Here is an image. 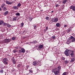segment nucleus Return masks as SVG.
I'll list each match as a JSON object with an SVG mask.
<instances>
[{
	"label": "nucleus",
	"instance_id": "obj_1",
	"mask_svg": "<svg viewBox=\"0 0 75 75\" xmlns=\"http://www.w3.org/2000/svg\"><path fill=\"white\" fill-rule=\"evenodd\" d=\"M74 50L72 51L70 50L67 49L64 53L67 56H69V55H70L71 57H72L74 55Z\"/></svg>",
	"mask_w": 75,
	"mask_h": 75
},
{
	"label": "nucleus",
	"instance_id": "obj_2",
	"mask_svg": "<svg viewBox=\"0 0 75 75\" xmlns=\"http://www.w3.org/2000/svg\"><path fill=\"white\" fill-rule=\"evenodd\" d=\"M11 39H6L3 40V42L4 43H7V42H10L11 41Z\"/></svg>",
	"mask_w": 75,
	"mask_h": 75
},
{
	"label": "nucleus",
	"instance_id": "obj_3",
	"mask_svg": "<svg viewBox=\"0 0 75 75\" xmlns=\"http://www.w3.org/2000/svg\"><path fill=\"white\" fill-rule=\"evenodd\" d=\"M70 9H72V10L74 11H75V6L71 5L70 7Z\"/></svg>",
	"mask_w": 75,
	"mask_h": 75
},
{
	"label": "nucleus",
	"instance_id": "obj_4",
	"mask_svg": "<svg viewBox=\"0 0 75 75\" xmlns=\"http://www.w3.org/2000/svg\"><path fill=\"white\" fill-rule=\"evenodd\" d=\"M60 70H56L55 71H54V74L55 75H58V74H59V71Z\"/></svg>",
	"mask_w": 75,
	"mask_h": 75
},
{
	"label": "nucleus",
	"instance_id": "obj_5",
	"mask_svg": "<svg viewBox=\"0 0 75 75\" xmlns=\"http://www.w3.org/2000/svg\"><path fill=\"white\" fill-rule=\"evenodd\" d=\"M14 3V1H12V2H10L8 1H6V3L7 4H13Z\"/></svg>",
	"mask_w": 75,
	"mask_h": 75
},
{
	"label": "nucleus",
	"instance_id": "obj_6",
	"mask_svg": "<svg viewBox=\"0 0 75 75\" xmlns=\"http://www.w3.org/2000/svg\"><path fill=\"white\" fill-rule=\"evenodd\" d=\"M61 66H59L57 68H56L55 69V70H58L59 71H59H61Z\"/></svg>",
	"mask_w": 75,
	"mask_h": 75
},
{
	"label": "nucleus",
	"instance_id": "obj_7",
	"mask_svg": "<svg viewBox=\"0 0 75 75\" xmlns=\"http://www.w3.org/2000/svg\"><path fill=\"white\" fill-rule=\"evenodd\" d=\"M70 38L71 39H72L71 40L72 42H74V41H75V38H74V37H73L72 36H71L70 37Z\"/></svg>",
	"mask_w": 75,
	"mask_h": 75
},
{
	"label": "nucleus",
	"instance_id": "obj_8",
	"mask_svg": "<svg viewBox=\"0 0 75 75\" xmlns=\"http://www.w3.org/2000/svg\"><path fill=\"white\" fill-rule=\"evenodd\" d=\"M3 62L4 63H5L7 61V58H5L3 59Z\"/></svg>",
	"mask_w": 75,
	"mask_h": 75
},
{
	"label": "nucleus",
	"instance_id": "obj_9",
	"mask_svg": "<svg viewBox=\"0 0 75 75\" xmlns=\"http://www.w3.org/2000/svg\"><path fill=\"white\" fill-rule=\"evenodd\" d=\"M56 26L57 27H60V26H61V24H59V23H57L56 24Z\"/></svg>",
	"mask_w": 75,
	"mask_h": 75
},
{
	"label": "nucleus",
	"instance_id": "obj_10",
	"mask_svg": "<svg viewBox=\"0 0 75 75\" xmlns=\"http://www.w3.org/2000/svg\"><path fill=\"white\" fill-rule=\"evenodd\" d=\"M33 66H36L37 65V62L36 61L34 62H33Z\"/></svg>",
	"mask_w": 75,
	"mask_h": 75
},
{
	"label": "nucleus",
	"instance_id": "obj_11",
	"mask_svg": "<svg viewBox=\"0 0 75 75\" xmlns=\"http://www.w3.org/2000/svg\"><path fill=\"white\" fill-rule=\"evenodd\" d=\"M21 50H22L21 52H23V53H24L25 51V49H24V48H22L21 49Z\"/></svg>",
	"mask_w": 75,
	"mask_h": 75
},
{
	"label": "nucleus",
	"instance_id": "obj_12",
	"mask_svg": "<svg viewBox=\"0 0 75 75\" xmlns=\"http://www.w3.org/2000/svg\"><path fill=\"white\" fill-rule=\"evenodd\" d=\"M8 13V11H6L4 13V16H6V15H7V14Z\"/></svg>",
	"mask_w": 75,
	"mask_h": 75
},
{
	"label": "nucleus",
	"instance_id": "obj_13",
	"mask_svg": "<svg viewBox=\"0 0 75 75\" xmlns=\"http://www.w3.org/2000/svg\"><path fill=\"white\" fill-rule=\"evenodd\" d=\"M67 0H63L62 3L63 4H65L66 3H67Z\"/></svg>",
	"mask_w": 75,
	"mask_h": 75
},
{
	"label": "nucleus",
	"instance_id": "obj_14",
	"mask_svg": "<svg viewBox=\"0 0 75 75\" xmlns=\"http://www.w3.org/2000/svg\"><path fill=\"white\" fill-rule=\"evenodd\" d=\"M6 26L7 27H8V28H10V27H11V25L8 23H7Z\"/></svg>",
	"mask_w": 75,
	"mask_h": 75
},
{
	"label": "nucleus",
	"instance_id": "obj_15",
	"mask_svg": "<svg viewBox=\"0 0 75 75\" xmlns=\"http://www.w3.org/2000/svg\"><path fill=\"white\" fill-rule=\"evenodd\" d=\"M13 9H14L15 10L18 9V8H17V6H14L13 7Z\"/></svg>",
	"mask_w": 75,
	"mask_h": 75
},
{
	"label": "nucleus",
	"instance_id": "obj_16",
	"mask_svg": "<svg viewBox=\"0 0 75 75\" xmlns=\"http://www.w3.org/2000/svg\"><path fill=\"white\" fill-rule=\"evenodd\" d=\"M6 6V4H3L1 6V7L2 8H3V7H4V6Z\"/></svg>",
	"mask_w": 75,
	"mask_h": 75
},
{
	"label": "nucleus",
	"instance_id": "obj_17",
	"mask_svg": "<svg viewBox=\"0 0 75 75\" xmlns=\"http://www.w3.org/2000/svg\"><path fill=\"white\" fill-rule=\"evenodd\" d=\"M74 61H75V58H73L71 59V62H74Z\"/></svg>",
	"mask_w": 75,
	"mask_h": 75
},
{
	"label": "nucleus",
	"instance_id": "obj_18",
	"mask_svg": "<svg viewBox=\"0 0 75 75\" xmlns=\"http://www.w3.org/2000/svg\"><path fill=\"white\" fill-rule=\"evenodd\" d=\"M12 61L13 64H16V61H15V60H14V59H12Z\"/></svg>",
	"mask_w": 75,
	"mask_h": 75
},
{
	"label": "nucleus",
	"instance_id": "obj_19",
	"mask_svg": "<svg viewBox=\"0 0 75 75\" xmlns=\"http://www.w3.org/2000/svg\"><path fill=\"white\" fill-rule=\"evenodd\" d=\"M58 19L57 18H54V22H57L58 21Z\"/></svg>",
	"mask_w": 75,
	"mask_h": 75
},
{
	"label": "nucleus",
	"instance_id": "obj_20",
	"mask_svg": "<svg viewBox=\"0 0 75 75\" xmlns=\"http://www.w3.org/2000/svg\"><path fill=\"white\" fill-rule=\"evenodd\" d=\"M3 23H4L3 21H0V25H2V24H3Z\"/></svg>",
	"mask_w": 75,
	"mask_h": 75
},
{
	"label": "nucleus",
	"instance_id": "obj_21",
	"mask_svg": "<svg viewBox=\"0 0 75 75\" xmlns=\"http://www.w3.org/2000/svg\"><path fill=\"white\" fill-rule=\"evenodd\" d=\"M42 47H43V45H40L39 46V48H42Z\"/></svg>",
	"mask_w": 75,
	"mask_h": 75
},
{
	"label": "nucleus",
	"instance_id": "obj_22",
	"mask_svg": "<svg viewBox=\"0 0 75 75\" xmlns=\"http://www.w3.org/2000/svg\"><path fill=\"white\" fill-rule=\"evenodd\" d=\"M7 23H6L4 22L2 24V25H4V26H6V25H7Z\"/></svg>",
	"mask_w": 75,
	"mask_h": 75
},
{
	"label": "nucleus",
	"instance_id": "obj_23",
	"mask_svg": "<svg viewBox=\"0 0 75 75\" xmlns=\"http://www.w3.org/2000/svg\"><path fill=\"white\" fill-rule=\"evenodd\" d=\"M16 16H20V13L17 12L16 13Z\"/></svg>",
	"mask_w": 75,
	"mask_h": 75
},
{
	"label": "nucleus",
	"instance_id": "obj_24",
	"mask_svg": "<svg viewBox=\"0 0 75 75\" xmlns=\"http://www.w3.org/2000/svg\"><path fill=\"white\" fill-rule=\"evenodd\" d=\"M17 19V17H15L13 18V21H16Z\"/></svg>",
	"mask_w": 75,
	"mask_h": 75
},
{
	"label": "nucleus",
	"instance_id": "obj_25",
	"mask_svg": "<svg viewBox=\"0 0 75 75\" xmlns=\"http://www.w3.org/2000/svg\"><path fill=\"white\" fill-rule=\"evenodd\" d=\"M0 72L1 74H3L4 72V71H3V69L1 70L0 71Z\"/></svg>",
	"mask_w": 75,
	"mask_h": 75
},
{
	"label": "nucleus",
	"instance_id": "obj_26",
	"mask_svg": "<svg viewBox=\"0 0 75 75\" xmlns=\"http://www.w3.org/2000/svg\"><path fill=\"white\" fill-rule=\"evenodd\" d=\"M33 20V18H32V17H30L29 18V21H31V20Z\"/></svg>",
	"mask_w": 75,
	"mask_h": 75
},
{
	"label": "nucleus",
	"instance_id": "obj_27",
	"mask_svg": "<svg viewBox=\"0 0 75 75\" xmlns=\"http://www.w3.org/2000/svg\"><path fill=\"white\" fill-rule=\"evenodd\" d=\"M37 41L35 40V41L33 42H32V43L33 44H35L36 43H37Z\"/></svg>",
	"mask_w": 75,
	"mask_h": 75
},
{
	"label": "nucleus",
	"instance_id": "obj_28",
	"mask_svg": "<svg viewBox=\"0 0 75 75\" xmlns=\"http://www.w3.org/2000/svg\"><path fill=\"white\" fill-rule=\"evenodd\" d=\"M52 38L53 39H57V38L55 37V36H53L52 37Z\"/></svg>",
	"mask_w": 75,
	"mask_h": 75
},
{
	"label": "nucleus",
	"instance_id": "obj_29",
	"mask_svg": "<svg viewBox=\"0 0 75 75\" xmlns=\"http://www.w3.org/2000/svg\"><path fill=\"white\" fill-rule=\"evenodd\" d=\"M18 7H20V6H21V4L20 3H19L18 4Z\"/></svg>",
	"mask_w": 75,
	"mask_h": 75
},
{
	"label": "nucleus",
	"instance_id": "obj_30",
	"mask_svg": "<svg viewBox=\"0 0 75 75\" xmlns=\"http://www.w3.org/2000/svg\"><path fill=\"white\" fill-rule=\"evenodd\" d=\"M3 8V10L4 11L6 10V7H4V8Z\"/></svg>",
	"mask_w": 75,
	"mask_h": 75
},
{
	"label": "nucleus",
	"instance_id": "obj_31",
	"mask_svg": "<svg viewBox=\"0 0 75 75\" xmlns=\"http://www.w3.org/2000/svg\"><path fill=\"white\" fill-rule=\"evenodd\" d=\"M52 22H53V23H54V22H55L54 19V18H52Z\"/></svg>",
	"mask_w": 75,
	"mask_h": 75
},
{
	"label": "nucleus",
	"instance_id": "obj_32",
	"mask_svg": "<svg viewBox=\"0 0 75 75\" xmlns=\"http://www.w3.org/2000/svg\"><path fill=\"white\" fill-rule=\"evenodd\" d=\"M13 52L14 53H15V52H17V50H16V49H15L13 50Z\"/></svg>",
	"mask_w": 75,
	"mask_h": 75
},
{
	"label": "nucleus",
	"instance_id": "obj_33",
	"mask_svg": "<svg viewBox=\"0 0 75 75\" xmlns=\"http://www.w3.org/2000/svg\"><path fill=\"white\" fill-rule=\"evenodd\" d=\"M66 74L67 73L66 72H64L63 74L62 75H67Z\"/></svg>",
	"mask_w": 75,
	"mask_h": 75
},
{
	"label": "nucleus",
	"instance_id": "obj_34",
	"mask_svg": "<svg viewBox=\"0 0 75 75\" xmlns=\"http://www.w3.org/2000/svg\"><path fill=\"white\" fill-rule=\"evenodd\" d=\"M59 5L58 4H57L55 5V7H59Z\"/></svg>",
	"mask_w": 75,
	"mask_h": 75
},
{
	"label": "nucleus",
	"instance_id": "obj_35",
	"mask_svg": "<svg viewBox=\"0 0 75 75\" xmlns=\"http://www.w3.org/2000/svg\"><path fill=\"white\" fill-rule=\"evenodd\" d=\"M29 71L30 72V73H33V71H32V70H29Z\"/></svg>",
	"mask_w": 75,
	"mask_h": 75
},
{
	"label": "nucleus",
	"instance_id": "obj_36",
	"mask_svg": "<svg viewBox=\"0 0 75 75\" xmlns=\"http://www.w3.org/2000/svg\"><path fill=\"white\" fill-rule=\"evenodd\" d=\"M24 25V23H21V27H23Z\"/></svg>",
	"mask_w": 75,
	"mask_h": 75
},
{
	"label": "nucleus",
	"instance_id": "obj_37",
	"mask_svg": "<svg viewBox=\"0 0 75 75\" xmlns=\"http://www.w3.org/2000/svg\"><path fill=\"white\" fill-rule=\"evenodd\" d=\"M71 31V30L70 29H69V30L68 31V33H69V32L70 31Z\"/></svg>",
	"mask_w": 75,
	"mask_h": 75
},
{
	"label": "nucleus",
	"instance_id": "obj_38",
	"mask_svg": "<svg viewBox=\"0 0 75 75\" xmlns=\"http://www.w3.org/2000/svg\"><path fill=\"white\" fill-rule=\"evenodd\" d=\"M12 40H15V37H13L12 38Z\"/></svg>",
	"mask_w": 75,
	"mask_h": 75
},
{
	"label": "nucleus",
	"instance_id": "obj_39",
	"mask_svg": "<svg viewBox=\"0 0 75 75\" xmlns=\"http://www.w3.org/2000/svg\"><path fill=\"white\" fill-rule=\"evenodd\" d=\"M46 18L47 20H48V19H49V17L47 16L46 17Z\"/></svg>",
	"mask_w": 75,
	"mask_h": 75
},
{
	"label": "nucleus",
	"instance_id": "obj_40",
	"mask_svg": "<svg viewBox=\"0 0 75 75\" xmlns=\"http://www.w3.org/2000/svg\"><path fill=\"white\" fill-rule=\"evenodd\" d=\"M65 64H68V61H65Z\"/></svg>",
	"mask_w": 75,
	"mask_h": 75
},
{
	"label": "nucleus",
	"instance_id": "obj_41",
	"mask_svg": "<svg viewBox=\"0 0 75 75\" xmlns=\"http://www.w3.org/2000/svg\"><path fill=\"white\" fill-rule=\"evenodd\" d=\"M37 27V26L36 25H35L34 26V29H36V27Z\"/></svg>",
	"mask_w": 75,
	"mask_h": 75
},
{
	"label": "nucleus",
	"instance_id": "obj_42",
	"mask_svg": "<svg viewBox=\"0 0 75 75\" xmlns=\"http://www.w3.org/2000/svg\"><path fill=\"white\" fill-rule=\"evenodd\" d=\"M65 58H64V57H63L62 58V59L63 60H65Z\"/></svg>",
	"mask_w": 75,
	"mask_h": 75
},
{
	"label": "nucleus",
	"instance_id": "obj_43",
	"mask_svg": "<svg viewBox=\"0 0 75 75\" xmlns=\"http://www.w3.org/2000/svg\"><path fill=\"white\" fill-rule=\"evenodd\" d=\"M64 27H67V25H64Z\"/></svg>",
	"mask_w": 75,
	"mask_h": 75
},
{
	"label": "nucleus",
	"instance_id": "obj_44",
	"mask_svg": "<svg viewBox=\"0 0 75 75\" xmlns=\"http://www.w3.org/2000/svg\"><path fill=\"white\" fill-rule=\"evenodd\" d=\"M46 30H48V27H47L46 28Z\"/></svg>",
	"mask_w": 75,
	"mask_h": 75
},
{
	"label": "nucleus",
	"instance_id": "obj_45",
	"mask_svg": "<svg viewBox=\"0 0 75 75\" xmlns=\"http://www.w3.org/2000/svg\"><path fill=\"white\" fill-rule=\"evenodd\" d=\"M15 48H16V49H18V47L17 46L15 47Z\"/></svg>",
	"mask_w": 75,
	"mask_h": 75
},
{
	"label": "nucleus",
	"instance_id": "obj_46",
	"mask_svg": "<svg viewBox=\"0 0 75 75\" xmlns=\"http://www.w3.org/2000/svg\"><path fill=\"white\" fill-rule=\"evenodd\" d=\"M5 63L6 64H8V62H6Z\"/></svg>",
	"mask_w": 75,
	"mask_h": 75
},
{
	"label": "nucleus",
	"instance_id": "obj_47",
	"mask_svg": "<svg viewBox=\"0 0 75 75\" xmlns=\"http://www.w3.org/2000/svg\"><path fill=\"white\" fill-rule=\"evenodd\" d=\"M19 52H21V50H19Z\"/></svg>",
	"mask_w": 75,
	"mask_h": 75
},
{
	"label": "nucleus",
	"instance_id": "obj_48",
	"mask_svg": "<svg viewBox=\"0 0 75 75\" xmlns=\"http://www.w3.org/2000/svg\"><path fill=\"white\" fill-rule=\"evenodd\" d=\"M61 3H62V2L60 1L59 2V3H60V4H61Z\"/></svg>",
	"mask_w": 75,
	"mask_h": 75
},
{
	"label": "nucleus",
	"instance_id": "obj_49",
	"mask_svg": "<svg viewBox=\"0 0 75 75\" xmlns=\"http://www.w3.org/2000/svg\"><path fill=\"white\" fill-rule=\"evenodd\" d=\"M1 8H0V11H1Z\"/></svg>",
	"mask_w": 75,
	"mask_h": 75
},
{
	"label": "nucleus",
	"instance_id": "obj_50",
	"mask_svg": "<svg viewBox=\"0 0 75 75\" xmlns=\"http://www.w3.org/2000/svg\"><path fill=\"white\" fill-rule=\"evenodd\" d=\"M54 12V11H51V13H53Z\"/></svg>",
	"mask_w": 75,
	"mask_h": 75
},
{
	"label": "nucleus",
	"instance_id": "obj_51",
	"mask_svg": "<svg viewBox=\"0 0 75 75\" xmlns=\"http://www.w3.org/2000/svg\"><path fill=\"white\" fill-rule=\"evenodd\" d=\"M28 67H29V66H27V68H28Z\"/></svg>",
	"mask_w": 75,
	"mask_h": 75
},
{
	"label": "nucleus",
	"instance_id": "obj_52",
	"mask_svg": "<svg viewBox=\"0 0 75 75\" xmlns=\"http://www.w3.org/2000/svg\"><path fill=\"white\" fill-rule=\"evenodd\" d=\"M74 36L75 35V34L74 35Z\"/></svg>",
	"mask_w": 75,
	"mask_h": 75
},
{
	"label": "nucleus",
	"instance_id": "obj_53",
	"mask_svg": "<svg viewBox=\"0 0 75 75\" xmlns=\"http://www.w3.org/2000/svg\"><path fill=\"white\" fill-rule=\"evenodd\" d=\"M50 61H52V60H50Z\"/></svg>",
	"mask_w": 75,
	"mask_h": 75
}]
</instances>
